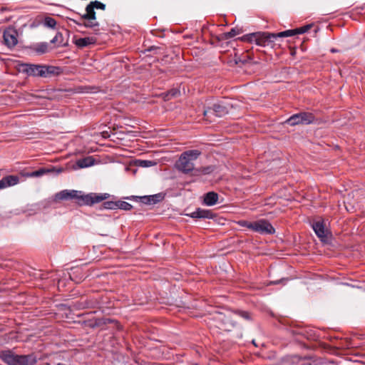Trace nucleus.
<instances>
[{
  "label": "nucleus",
  "mask_w": 365,
  "mask_h": 365,
  "mask_svg": "<svg viewBox=\"0 0 365 365\" xmlns=\"http://www.w3.org/2000/svg\"><path fill=\"white\" fill-rule=\"evenodd\" d=\"M312 227L316 235L323 240L327 237V230H325L323 220H317L312 225Z\"/></svg>",
  "instance_id": "12"
},
{
  "label": "nucleus",
  "mask_w": 365,
  "mask_h": 365,
  "mask_svg": "<svg viewBox=\"0 0 365 365\" xmlns=\"http://www.w3.org/2000/svg\"><path fill=\"white\" fill-rule=\"evenodd\" d=\"M93 306V303L86 302L85 304L83 306V308H89V307H92Z\"/></svg>",
  "instance_id": "34"
},
{
  "label": "nucleus",
  "mask_w": 365,
  "mask_h": 365,
  "mask_svg": "<svg viewBox=\"0 0 365 365\" xmlns=\"http://www.w3.org/2000/svg\"><path fill=\"white\" fill-rule=\"evenodd\" d=\"M336 51H336V49H335V48H331V52H332V53H335V52H336Z\"/></svg>",
  "instance_id": "37"
},
{
  "label": "nucleus",
  "mask_w": 365,
  "mask_h": 365,
  "mask_svg": "<svg viewBox=\"0 0 365 365\" xmlns=\"http://www.w3.org/2000/svg\"><path fill=\"white\" fill-rule=\"evenodd\" d=\"M200 155V152L197 150H190L184 152L181 154L179 160L176 163L177 168L185 174L190 173L192 174L195 170L192 160L197 159Z\"/></svg>",
  "instance_id": "6"
},
{
  "label": "nucleus",
  "mask_w": 365,
  "mask_h": 365,
  "mask_svg": "<svg viewBox=\"0 0 365 365\" xmlns=\"http://www.w3.org/2000/svg\"><path fill=\"white\" fill-rule=\"evenodd\" d=\"M51 43H58V46H67L68 41L63 42V36L61 32H57L54 38L51 41Z\"/></svg>",
  "instance_id": "21"
},
{
  "label": "nucleus",
  "mask_w": 365,
  "mask_h": 365,
  "mask_svg": "<svg viewBox=\"0 0 365 365\" xmlns=\"http://www.w3.org/2000/svg\"><path fill=\"white\" fill-rule=\"evenodd\" d=\"M19 70L29 76L48 77L56 73L58 68L51 66L21 63L19 64Z\"/></svg>",
  "instance_id": "5"
},
{
  "label": "nucleus",
  "mask_w": 365,
  "mask_h": 365,
  "mask_svg": "<svg viewBox=\"0 0 365 365\" xmlns=\"http://www.w3.org/2000/svg\"><path fill=\"white\" fill-rule=\"evenodd\" d=\"M93 6L89 4L86 7V13L81 16V19H96V11Z\"/></svg>",
  "instance_id": "20"
},
{
  "label": "nucleus",
  "mask_w": 365,
  "mask_h": 365,
  "mask_svg": "<svg viewBox=\"0 0 365 365\" xmlns=\"http://www.w3.org/2000/svg\"><path fill=\"white\" fill-rule=\"evenodd\" d=\"M114 322V320L110 319H100L96 321L93 326H101L102 324H107Z\"/></svg>",
  "instance_id": "29"
},
{
  "label": "nucleus",
  "mask_w": 365,
  "mask_h": 365,
  "mask_svg": "<svg viewBox=\"0 0 365 365\" xmlns=\"http://www.w3.org/2000/svg\"><path fill=\"white\" fill-rule=\"evenodd\" d=\"M312 26H313V24H307L304 26H302V32H304V33L307 32L312 27Z\"/></svg>",
  "instance_id": "32"
},
{
  "label": "nucleus",
  "mask_w": 365,
  "mask_h": 365,
  "mask_svg": "<svg viewBox=\"0 0 365 365\" xmlns=\"http://www.w3.org/2000/svg\"><path fill=\"white\" fill-rule=\"evenodd\" d=\"M110 197L108 193H89L86 195L82 194L81 191L78 190H62L55 195V202H59L66 200H76L78 205H88L92 206L94 204L101 202Z\"/></svg>",
  "instance_id": "1"
},
{
  "label": "nucleus",
  "mask_w": 365,
  "mask_h": 365,
  "mask_svg": "<svg viewBox=\"0 0 365 365\" xmlns=\"http://www.w3.org/2000/svg\"><path fill=\"white\" fill-rule=\"evenodd\" d=\"M294 32L295 33V35L304 34V32H302V27L294 29Z\"/></svg>",
  "instance_id": "33"
},
{
  "label": "nucleus",
  "mask_w": 365,
  "mask_h": 365,
  "mask_svg": "<svg viewBox=\"0 0 365 365\" xmlns=\"http://www.w3.org/2000/svg\"><path fill=\"white\" fill-rule=\"evenodd\" d=\"M58 91H65V92H67V91H71V90H61V89H59Z\"/></svg>",
  "instance_id": "38"
},
{
  "label": "nucleus",
  "mask_w": 365,
  "mask_h": 365,
  "mask_svg": "<svg viewBox=\"0 0 365 365\" xmlns=\"http://www.w3.org/2000/svg\"><path fill=\"white\" fill-rule=\"evenodd\" d=\"M156 163L151 160H138L136 162V165L143 168H148L155 165Z\"/></svg>",
  "instance_id": "26"
},
{
  "label": "nucleus",
  "mask_w": 365,
  "mask_h": 365,
  "mask_svg": "<svg viewBox=\"0 0 365 365\" xmlns=\"http://www.w3.org/2000/svg\"><path fill=\"white\" fill-rule=\"evenodd\" d=\"M232 105L228 103L226 100L215 103L212 107L208 108L204 111V115L207 118H210L212 116L221 117L228 113L229 108Z\"/></svg>",
  "instance_id": "8"
},
{
  "label": "nucleus",
  "mask_w": 365,
  "mask_h": 365,
  "mask_svg": "<svg viewBox=\"0 0 365 365\" xmlns=\"http://www.w3.org/2000/svg\"><path fill=\"white\" fill-rule=\"evenodd\" d=\"M102 208L107 210H116L117 209V201H106L102 205Z\"/></svg>",
  "instance_id": "25"
},
{
  "label": "nucleus",
  "mask_w": 365,
  "mask_h": 365,
  "mask_svg": "<svg viewBox=\"0 0 365 365\" xmlns=\"http://www.w3.org/2000/svg\"><path fill=\"white\" fill-rule=\"evenodd\" d=\"M239 317H242L245 319H250V314L244 311H237L235 312H228L227 314L219 313L215 319L219 322L218 327L222 331H230L233 329L237 322Z\"/></svg>",
  "instance_id": "4"
},
{
  "label": "nucleus",
  "mask_w": 365,
  "mask_h": 365,
  "mask_svg": "<svg viewBox=\"0 0 365 365\" xmlns=\"http://www.w3.org/2000/svg\"><path fill=\"white\" fill-rule=\"evenodd\" d=\"M170 91H171V92H173V91H175V90H174V89H172Z\"/></svg>",
  "instance_id": "41"
},
{
  "label": "nucleus",
  "mask_w": 365,
  "mask_h": 365,
  "mask_svg": "<svg viewBox=\"0 0 365 365\" xmlns=\"http://www.w3.org/2000/svg\"><path fill=\"white\" fill-rule=\"evenodd\" d=\"M17 36L18 33L16 29L9 28L5 30L3 34L5 44L9 48L14 47L18 43Z\"/></svg>",
  "instance_id": "10"
},
{
  "label": "nucleus",
  "mask_w": 365,
  "mask_h": 365,
  "mask_svg": "<svg viewBox=\"0 0 365 365\" xmlns=\"http://www.w3.org/2000/svg\"><path fill=\"white\" fill-rule=\"evenodd\" d=\"M314 120V115L312 113L302 112L292 115L285 123L294 126L299 124H309Z\"/></svg>",
  "instance_id": "9"
},
{
  "label": "nucleus",
  "mask_w": 365,
  "mask_h": 365,
  "mask_svg": "<svg viewBox=\"0 0 365 365\" xmlns=\"http://www.w3.org/2000/svg\"><path fill=\"white\" fill-rule=\"evenodd\" d=\"M48 44L46 42H41L33 44L31 48L38 54H43L48 51Z\"/></svg>",
  "instance_id": "18"
},
{
  "label": "nucleus",
  "mask_w": 365,
  "mask_h": 365,
  "mask_svg": "<svg viewBox=\"0 0 365 365\" xmlns=\"http://www.w3.org/2000/svg\"><path fill=\"white\" fill-rule=\"evenodd\" d=\"M239 225L260 234L270 235L275 232L272 225L265 220H259L255 222L242 220L239 222Z\"/></svg>",
  "instance_id": "7"
},
{
  "label": "nucleus",
  "mask_w": 365,
  "mask_h": 365,
  "mask_svg": "<svg viewBox=\"0 0 365 365\" xmlns=\"http://www.w3.org/2000/svg\"><path fill=\"white\" fill-rule=\"evenodd\" d=\"M240 34V30L237 28H232L230 31L222 34V38L229 39L235 37Z\"/></svg>",
  "instance_id": "22"
},
{
  "label": "nucleus",
  "mask_w": 365,
  "mask_h": 365,
  "mask_svg": "<svg viewBox=\"0 0 365 365\" xmlns=\"http://www.w3.org/2000/svg\"><path fill=\"white\" fill-rule=\"evenodd\" d=\"M83 21V22H77L76 23L79 26H84L86 28L93 29L95 31V34H98L99 31V23L96 19H81Z\"/></svg>",
  "instance_id": "15"
},
{
  "label": "nucleus",
  "mask_w": 365,
  "mask_h": 365,
  "mask_svg": "<svg viewBox=\"0 0 365 365\" xmlns=\"http://www.w3.org/2000/svg\"><path fill=\"white\" fill-rule=\"evenodd\" d=\"M43 24L48 28L54 29L56 25V21L52 17L47 16L44 19Z\"/></svg>",
  "instance_id": "23"
},
{
  "label": "nucleus",
  "mask_w": 365,
  "mask_h": 365,
  "mask_svg": "<svg viewBox=\"0 0 365 365\" xmlns=\"http://www.w3.org/2000/svg\"><path fill=\"white\" fill-rule=\"evenodd\" d=\"M294 29L287 30L279 33H269L258 31L244 35L240 38L242 41L255 43L256 45L265 47L272 44L278 37H288L294 36Z\"/></svg>",
  "instance_id": "2"
},
{
  "label": "nucleus",
  "mask_w": 365,
  "mask_h": 365,
  "mask_svg": "<svg viewBox=\"0 0 365 365\" xmlns=\"http://www.w3.org/2000/svg\"><path fill=\"white\" fill-rule=\"evenodd\" d=\"M133 206L127 202L118 200L117 201V209L123 210H130Z\"/></svg>",
  "instance_id": "24"
},
{
  "label": "nucleus",
  "mask_w": 365,
  "mask_h": 365,
  "mask_svg": "<svg viewBox=\"0 0 365 365\" xmlns=\"http://www.w3.org/2000/svg\"><path fill=\"white\" fill-rule=\"evenodd\" d=\"M19 178L17 175H7L0 180V190L18 184Z\"/></svg>",
  "instance_id": "11"
},
{
  "label": "nucleus",
  "mask_w": 365,
  "mask_h": 365,
  "mask_svg": "<svg viewBox=\"0 0 365 365\" xmlns=\"http://www.w3.org/2000/svg\"><path fill=\"white\" fill-rule=\"evenodd\" d=\"M187 215L192 217V218H212L213 215L212 212L207 210H202L200 208L197 209L195 212L191 214H187Z\"/></svg>",
  "instance_id": "14"
},
{
  "label": "nucleus",
  "mask_w": 365,
  "mask_h": 365,
  "mask_svg": "<svg viewBox=\"0 0 365 365\" xmlns=\"http://www.w3.org/2000/svg\"><path fill=\"white\" fill-rule=\"evenodd\" d=\"M29 98H28V100H33L34 98H39V96H35V95H33V94H29Z\"/></svg>",
  "instance_id": "36"
},
{
  "label": "nucleus",
  "mask_w": 365,
  "mask_h": 365,
  "mask_svg": "<svg viewBox=\"0 0 365 365\" xmlns=\"http://www.w3.org/2000/svg\"><path fill=\"white\" fill-rule=\"evenodd\" d=\"M218 200V195L215 192H209L205 194L204 197V202L205 205L211 206L217 203Z\"/></svg>",
  "instance_id": "16"
},
{
  "label": "nucleus",
  "mask_w": 365,
  "mask_h": 365,
  "mask_svg": "<svg viewBox=\"0 0 365 365\" xmlns=\"http://www.w3.org/2000/svg\"><path fill=\"white\" fill-rule=\"evenodd\" d=\"M102 136L105 138H109L110 135L108 131L102 132Z\"/></svg>",
  "instance_id": "35"
},
{
  "label": "nucleus",
  "mask_w": 365,
  "mask_h": 365,
  "mask_svg": "<svg viewBox=\"0 0 365 365\" xmlns=\"http://www.w3.org/2000/svg\"><path fill=\"white\" fill-rule=\"evenodd\" d=\"M94 9L105 10L106 5L98 1H91L90 4Z\"/></svg>",
  "instance_id": "28"
},
{
  "label": "nucleus",
  "mask_w": 365,
  "mask_h": 365,
  "mask_svg": "<svg viewBox=\"0 0 365 365\" xmlns=\"http://www.w3.org/2000/svg\"><path fill=\"white\" fill-rule=\"evenodd\" d=\"M215 170V167L212 165L206 166V167H200L199 168H195L194 173H192V176H200L202 175H208L212 173Z\"/></svg>",
  "instance_id": "17"
},
{
  "label": "nucleus",
  "mask_w": 365,
  "mask_h": 365,
  "mask_svg": "<svg viewBox=\"0 0 365 365\" xmlns=\"http://www.w3.org/2000/svg\"><path fill=\"white\" fill-rule=\"evenodd\" d=\"M140 201L146 205H151L153 202L151 200L150 196H143L140 197Z\"/></svg>",
  "instance_id": "30"
},
{
  "label": "nucleus",
  "mask_w": 365,
  "mask_h": 365,
  "mask_svg": "<svg viewBox=\"0 0 365 365\" xmlns=\"http://www.w3.org/2000/svg\"><path fill=\"white\" fill-rule=\"evenodd\" d=\"M93 164L94 159L91 156L79 159L76 162V165L78 168H87L93 165Z\"/></svg>",
  "instance_id": "19"
},
{
  "label": "nucleus",
  "mask_w": 365,
  "mask_h": 365,
  "mask_svg": "<svg viewBox=\"0 0 365 365\" xmlns=\"http://www.w3.org/2000/svg\"><path fill=\"white\" fill-rule=\"evenodd\" d=\"M154 48H155V47H154V46H151V47H150V48H148V51H152V50H153Z\"/></svg>",
  "instance_id": "39"
},
{
  "label": "nucleus",
  "mask_w": 365,
  "mask_h": 365,
  "mask_svg": "<svg viewBox=\"0 0 365 365\" xmlns=\"http://www.w3.org/2000/svg\"><path fill=\"white\" fill-rule=\"evenodd\" d=\"M49 170H46L44 168H41L38 170L32 172L31 174H29V176L31 177H39L43 175V174L48 173Z\"/></svg>",
  "instance_id": "27"
},
{
  "label": "nucleus",
  "mask_w": 365,
  "mask_h": 365,
  "mask_svg": "<svg viewBox=\"0 0 365 365\" xmlns=\"http://www.w3.org/2000/svg\"><path fill=\"white\" fill-rule=\"evenodd\" d=\"M0 359L7 365H35L37 363L34 353L19 355L9 349L0 351Z\"/></svg>",
  "instance_id": "3"
},
{
  "label": "nucleus",
  "mask_w": 365,
  "mask_h": 365,
  "mask_svg": "<svg viewBox=\"0 0 365 365\" xmlns=\"http://www.w3.org/2000/svg\"><path fill=\"white\" fill-rule=\"evenodd\" d=\"M73 43L78 48H84L89 45L95 44L96 43V38L93 36L76 38L73 40Z\"/></svg>",
  "instance_id": "13"
},
{
  "label": "nucleus",
  "mask_w": 365,
  "mask_h": 365,
  "mask_svg": "<svg viewBox=\"0 0 365 365\" xmlns=\"http://www.w3.org/2000/svg\"><path fill=\"white\" fill-rule=\"evenodd\" d=\"M178 93L173 92L172 93V96H175Z\"/></svg>",
  "instance_id": "40"
},
{
  "label": "nucleus",
  "mask_w": 365,
  "mask_h": 365,
  "mask_svg": "<svg viewBox=\"0 0 365 365\" xmlns=\"http://www.w3.org/2000/svg\"><path fill=\"white\" fill-rule=\"evenodd\" d=\"M150 197H151L153 204H155L162 200V197L160 195H150Z\"/></svg>",
  "instance_id": "31"
}]
</instances>
